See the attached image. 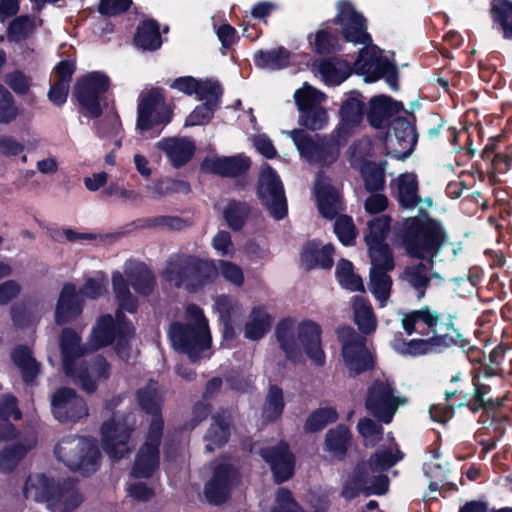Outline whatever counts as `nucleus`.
Listing matches in <instances>:
<instances>
[{"label": "nucleus", "mask_w": 512, "mask_h": 512, "mask_svg": "<svg viewBox=\"0 0 512 512\" xmlns=\"http://www.w3.org/2000/svg\"><path fill=\"white\" fill-rule=\"evenodd\" d=\"M403 241L410 256L428 260L427 263L407 266L402 277L418 292L417 296L421 299L430 280L432 258L443 254V260H453L462 247L460 243L449 242L441 223L430 218L408 219Z\"/></svg>", "instance_id": "f257e3e1"}, {"label": "nucleus", "mask_w": 512, "mask_h": 512, "mask_svg": "<svg viewBox=\"0 0 512 512\" xmlns=\"http://www.w3.org/2000/svg\"><path fill=\"white\" fill-rule=\"evenodd\" d=\"M336 24L340 25L341 33L346 41L366 44L354 63V72L364 76L366 82H374L384 77L389 86L396 90V70L393 63L383 55L375 45H371V37L366 31L365 19L358 14L349 2L337 5Z\"/></svg>", "instance_id": "f03ea898"}, {"label": "nucleus", "mask_w": 512, "mask_h": 512, "mask_svg": "<svg viewBox=\"0 0 512 512\" xmlns=\"http://www.w3.org/2000/svg\"><path fill=\"white\" fill-rule=\"evenodd\" d=\"M400 320L403 329L408 334H432L428 339H412L410 341L395 339L392 347L401 355L423 356L460 343L461 335L453 327V324L441 321L438 313L428 307L401 313Z\"/></svg>", "instance_id": "7ed1b4c3"}, {"label": "nucleus", "mask_w": 512, "mask_h": 512, "mask_svg": "<svg viewBox=\"0 0 512 512\" xmlns=\"http://www.w3.org/2000/svg\"><path fill=\"white\" fill-rule=\"evenodd\" d=\"M364 103L358 95L350 96L341 106V123L335 137L313 140L304 131L286 132L300 155L311 163L328 165L336 161L339 147L355 131L363 118Z\"/></svg>", "instance_id": "20e7f679"}, {"label": "nucleus", "mask_w": 512, "mask_h": 512, "mask_svg": "<svg viewBox=\"0 0 512 512\" xmlns=\"http://www.w3.org/2000/svg\"><path fill=\"white\" fill-rule=\"evenodd\" d=\"M275 338L287 359L300 362L303 353L318 367L326 363L321 326L311 319L284 317L275 327Z\"/></svg>", "instance_id": "39448f33"}, {"label": "nucleus", "mask_w": 512, "mask_h": 512, "mask_svg": "<svg viewBox=\"0 0 512 512\" xmlns=\"http://www.w3.org/2000/svg\"><path fill=\"white\" fill-rule=\"evenodd\" d=\"M111 281L119 308L115 314V320L111 315H105L97 321L91 333L90 345L97 349L117 340V352L121 358L125 359L126 353L122 346L126 343L127 337L133 333L134 328L126 320L123 312L135 313L137 310V300L131 294L128 283L121 272L114 271Z\"/></svg>", "instance_id": "423d86ee"}, {"label": "nucleus", "mask_w": 512, "mask_h": 512, "mask_svg": "<svg viewBox=\"0 0 512 512\" xmlns=\"http://www.w3.org/2000/svg\"><path fill=\"white\" fill-rule=\"evenodd\" d=\"M63 369L75 384L86 392H93L97 385L108 378L109 365L101 356L86 360L85 348L79 335L71 329H64L61 335Z\"/></svg>", "instance_id": "0eeeda50"}, {"label": "nucleus", "mask_w": 512, "mask_h": 512, "mask_svg": "<svg viewBox=\"0 0 512 512\" xmlns=\"http://www.w3.org/2000/svg\"><path fill=\"white\" fill-rule=\"evenodd\" d=\"M137 399L141 408L152 415V420L145 442L137 453L131 474L135 478H148L159 467V445L163 421L158 412L162 397L158 392L156 383L150 382L145 388L138 391Z\"/></svg>", "instance_id": "6e6552de"}, {"label": "nucleus", "mask_w": 512, "mask_h": 512, "mask_svg": "<svg viewBox=\"0 0 512 512\" xmlns=\"http://www.w3.org/2000/svg\"><path fill=\"white\" fill-rule=\"evenodd\" d=\"M402 459L396 444L387 450L379 449L367 464L358 465L346 479L342 494L354 498L360 493L381 495L388 489V479L384 471Z\"/></svg>", "instance_id": "1a4fd4ad"}, {"label": "nucleus", "mask_w": 512, "mask_h": 512, "mask_svg": "<svg viewBox=\"0 0 512 512\" xmlns=\"http://www.w3.org/2000/svg\"><path fill=\"white\" fill-rule=\"evenodd\" d=\"M168 334L174 349L186 354L192 361L205 357L210 348L211 336L207 320L202 310L195 305L187 307L186 322L171 324Z\"/></svg>", "instance_id": "9d476101"}, {"label": "nucleus", "mask_w": 512, "mask_h": 512, "mask_svg": "<svg viewBox=\"0 0 512 512\" xmlns=\"http://www.w3.org/2000/svg\"><path fill=\"white\" fill-rule=\"evenodd\" d=\"M23 493L27 499L47 503L48 509L53 512H71L82 502L75 487L60 489L52 479L41 473L29 475Z\"/></svg>", "instance_id": "9b49d317"}, {"label": "nucleus", "mask_w": 512, "mask_h": 512, "mask_svg": "<svg viewBox=\"0 0 512 512\" xmlns=\"http://www.w3.org/2000/svg\"><path fill=\"white\" fill-rule=\"evenodd\" d=\"M56 458L72 471L94 473L99 466V449L95 440L76 435L63 437L54 449Z\"/></svg>", "instance_id": "f8f14e48"}, {"label": "nucleus", "mask_w": 512, "mask_h": 512, "mask_svg": "<svg viewBox=\"0 0 512 512\" xmlns=\"http://www.w3.org/2000/svg\"><path fill=\"white\" fill-rule=\"evenodd\" d=\"M104 416L108 419L101 428L102 447L111 458L120 459L130 451L129 440L136 421L131 415L113 412L112 404L106 405Z\"/></svg>", "instance_id": "ddd939ff"}, {"label": "nucleus", "mask_w": 512, "mask_h": 512, "mask_svg": "<svg viewBox=\"0 0 512 512\" xmlns=\"http://www.w3.org/2000/svg\"><path fill=\"white\" fill-rule=\"evenodd\" d=\"M109 87V77L100 71L89 72L77 79L73 95L84 116L96 118L101 115Z\"/></svg>", "instance_id": "4468645a"}, {"label": "nucleus", "mask_w": 512, "mask_h": 512, "mask_svg": "<svg viewBox=\"0 0 512 512\" xmlns=\"http://www.w3.org/2000/svg\"><path fill=\"white\" fill-rule=\"evenodd\" d=\"M406 403L407 399L397 393L394 384L387 378L375 379L367 389L366 409L386 424L392 421L397 409Z\"/></svg>", "instance_id": "2eb2a0df"}, {"label": "nucleus", "mask_w": 512, "mask_h": 512, "mask_svg": "<svg viewBox=\"0 0 512 512\" xmlns=\"http://www.w3.org/2000/svg\"><path fill=\"white\" fill-rule=\"evenodd\" d=\"M338 336L342 344V358L351 376H356L373 366V359L366 348L364 337L351 327L339 329Z\"/></svg>", "instance_id": "dca6fc26"}, {"label": "nucleus", "mask_w": 512, "mask_h": 512, "mask_svg": "<svg viewBox=\"0 0 512 512\" xmlns=\"http://www.w3.org/2000/svg\"><path fill=\"white\" fill-rule=\"evenodd\" d=\"M294 99L300 112V124L312 130L323 128L327 122V114L320 104L325 100V95L304 83L295 91Z\"/></svg>", "instance_id": "f3484780"}, {"label": "nucleus", "mask_w": 512, "mask_h": 512, "mask_svg": "<svg viewBox=\"0 0 512 512\" xmlns=\"http://www.w3.org/2000/svg\"><path fill=\"white\" fill-rule=\"evenodd\" d=\"M258 196L271 216L277 220L287 214L283 184L277 173L268 165L262 167L258 182Z\"/></svg>", "instance_id": "a211bd4d"}, {"label": "nucleus", "mask_w": 512, "mask_h": 512, "mask_svg": "<svg viewBox=\"0 0 512 512\" xmlns=\"http://www.w3.org/2000/svg\"><path fill=\"white\" fill-rule=\"evenodd\" d=\"M170 120L171 112L160 91L151 90L142 97L138 105V129L146 131L157 125H165Z\"/></svg>", "instance_id": "6ab92c4d"}, {"label": "nucleus", "mask_w": 512, "mask_h": 512, "mask_svg": "<svg viewBox=\"0 0 512 512\" xmlns=\"http://www.w3.org/2000/svg\"><path fill=\"white\" fill-rule=\"evenodd\" d=\"M416 144V135L411 123L404 118H395L384 139L386 154L397 160L410 156Z\"/></svg>", "instance_id": "aec40b11"}, {"label": "nucleus", "mask_w": 512, "mask_h": 512, "mask_svg": "<svg viewBox=\"0 0 512 512\" xmlns=\"http://www.w3.org/2000/svg\"><path fill=\"white\" fill-rule=\"evenodd\" d=\"M51 409L55 419L62 423L77 422L88 416L84 399L70 388L59 389L52 395Z\"/></svg>", "instance_id": "412c9836"}, {"label": "nucleus", "mask_w": 512, "mask_h": 512, "mask_svg": "<svg viewBox=\"0 0 512 512\" xmlns=\"http://www.w3.org/2000/svg\"><path fill=\"white\" fill-rule=\"evenodd\" d=\"M370 261V290L380 307H384L392 286V280L387 273L394 268L393 257L376 256V261L373 258H370Z\"/></svg>", "instance_id": "4be33fe9"}, {"label": "nucleus", "mask_w": 512, "mask_h": 512, "mask_svg": "<svg viewBox=\"0 0 512 512\" xmlns=\"http://www.w3.org/2000/svg\"><path fill=\"white\" fill-rule=\"evenodd\" d=\"M261 457L270 465L275 481H287L294 472V456L284 442L274 447H264L260 450Z\"/></svg>", "instance_id": "5701e85b"}, {"label": "nucleus", "mask_w": 512, "mask_h": 512, "mask_svg": "<svg viewBox=\"0 0 512 512\" xmlns=\"http://www.w3.org/2000/svg\"><path fill=\"white\" fill-rule=\"evenodd\" d=\"M236 476V470L229 463H217L214 467L213 476L205 487L207 500L214 504L224 502L228 497Z\"/></svg>", "instance_id": "b1692460"}, {"label": "nucleus", "mask_w": 512, "mask_h": 512, "mask_svg": "<svg viewBox=\"0 0 512 512\" xmlns=\"http://www.w3.org/2000/svg\"><path fill=\"white\" fill-rule=\"evenodd\" d=\"M315 196L320 213L326 218L335 217L343 209L339 189L331 184V180L318 174L314 186Z\"/></svg>", "instance_id": "393cba45"}, {"label": "nucleus", "mask_w": 512, "mask_h": 512, "mask_svg": "<svg viewBox=\"0 0 512 512\" xmlns=\"http://www.w3.org/2000/svg\"><path fill=\"white\" fill-rule=\"evenodd\" d=\"M250 167V160L240 154L235 156H211L202 163V169L206 172L223 177H236L245 173Z\"/></svg>", "instance_id": "a878e982"}, {"label": "nucleus", "mask_w": 512, "mask_h": 512, "mask_svg": "<svg viewBox=\"0 0 512 512\" xmlns=\"http://www.w3.org/2000/svg\"><path fill=\"white\" fill-rule=\"evenodd\" d=\"M391 219L382 215L368 222V234L365 242L368 247L369 256L376 261V256H392L388 245L385 243L389 231Z\"/></svg>", "instance_id": "bb28decb"}, {"label": "nucleus", "mask_w": 512, "mask_h": 512, "mask_svg": "<svg viewBox=\"0 0 512 512\" xmlns=\"http://www.w3.org/2000/svg\"><path fill=\"white\" fill-rule=\"evenodd\" d=\"M396 198L401 207L413 210L420 204L418 177L413 172L399 174L393 181Z\"/></svg>", "instance_id": "cd10ccee"}, {"label": "nucleus", "mask_w": 512, "mask_h": 512, "mask_svg": "<svg viewBox=\"0 0 512 512\" xmlns=\"http://www.w3.org/2000/svg\"><path fill=\"white\" fill-rule=\"evenodd\" d=\"M36 444V435L31 432L26 437L19 439L18 442L5 446L0 450V471L10 472L14 470Z\"/></svg>", "instance_id": "c85d7f7f"}, {"label": "nucleus", "mask_w": 512, "mask_h": 512, "mask_svg": "<svg viewBox=\"0 0 512 512\" xmlns=\"http://www.w3.org/2000/svg\"><path fill=\"white\" fill-rule=\"evenodd\" d=\"M82 312V301L77 293L76 286L71 283L64 285L55 312L58 324L66 323Z\"/></svg>", "instance_id": "c756f323"}, {"label": "nucleus", "mask_w": 512, "mask_h": 512, "mask_svg": "<svg viewBox=\"0 0 512 512\" xmlns=\"http://www.w3.org/2000/svg\"><path fill=\"white\" fill-rule=\"evenodd\" d=\"M171 87L187 95L195 94L198 98H208L215 100L217 96H222V89L218 82L212 80L198 81L193 77H180L175 79Z\"/></svg>", "instance_id": "7c9ffc66"}, {"label": "nucleus", "mask_w": 512, "mask_h": 512, "mask_svg": "<svg viewBox=\"0 0 512 512\" xmlns=\"http://www.w3.org/2000/svg\"><path fill=\"white\" fill-rule=\"evenodd\" d=\"M174 167H181L193 156L194 143L188 138H165L157 143Z\"/></svg>", "instance_id": "2f4dec72"}, {"label": "nucleus", "mask_w": 512, "mask_h": 512, "mask_svg": "<svg viewBox=\"0 0 512 512\" xmlns=\"http://www.w3.org/2000/svg\"><path fill=\"white\" fill-rule=\"evenodd\" d=\"M19 419L21 412L17 408L16 399L11 395H4L0 398V442H10L26 437L28 434H18L8 418Z\"/></svg>", "instance_id": "473e14b6"}, {"label": "nucleus", "mask_w": 512, "mask_h": 512, "mask_svg": "<svg viewBox=\"0 0 512 512\" xmlns=\"http://www.w3.org/2000/svg\"><path fill=\"white\" fill-rule=\"evenodd\" d=\"M273 317L264 305H254L244 326V336L249 340H259L270 330Z\"/></svg>", "instance_id": "72a5a7b5"}, {"label": "nucleus", "mask_w": 512, "mask_h": 512, "mask_svg": "<svg viewBox=\"0 0 512 512\" xmlns=\"http://www.w3.org/2000/svg\"><path fill=\"white\" fill-rule=\"evenodd\" d=\"M333 252L331 244L322 245L312 241L303 247L301 260L307 269L315 267L330 269L333 266Z\"/></svg>", "instance_id": "f704fd0d"}, {"label": "nucleus", "mask_w": 512, "mask_h": 512, "mask_svg": "<svg viewBox=\"0 0 512 512\" xmlns=\"http://www.w3.org/2000/svg\"><path fill=\"white\" fill-rule=\"evenodd\" d=\"M314 71L326 85H339L349 77L352 69L348 62L340 59L324 60L314 65Z\"/></svg>", "instance_id": "c9c22d12"}, {"label": "nucleus", "mask_w": 512, "mask_h": 512, "mask_svg": "<svg viewBox=\"0 0 512 512\" xmlns=\"http://www.w3.org/2000/svg\"><path fill=\"white\" fill-rule=\"evenodd\" d=\"M369 105L367 118L370 124L375 128L384 126L388 117L398 112L401 108L400 103L393 101L390 97L385 95L371 98Z\"/></svg>", "instance_id": "e433bc0d"}, {"label": "nucleus", "mask_w": 512, "mask_h": 512, "mask_svg": "<svg viewBox=\"0 0 512 512\" xmlns=\"http://www.w3.org/2000/svg\"><path fill=\"white\" fill-rule=\"evenodd\" d=\"M124 273L130 280L136 292L142 295L150 294L155 286L153 273L142 263L127 262Z\"/></svg>", "instance_id": "4c0bfd02"}, {"label": "nucleus", "mask_w": 512, "mask_h": 512, "mask_svg": "<svg viewBox=\"0 0 512 512\" xmlns=\"http://www.w3.org/2000/svg\"><path fill=\"white\" fill-rule=\"evenodd\" d=\"M190 263V280L188 282V289L190 290H197L212 281L218 273V264L212 260L190 256Z\"/></svg>", "instance_id": "58836bf2"}, {"label": "nucleus", "mask_w": 512, "mask_h": 512, "mask_svg": "<svg viewBox=\"0 0 512 512\" xmlns=\"http://www.w3.org/2000/svg\"><path fill=\"white\" fill-rule=\"evenodd\" d=\"M190 264V256L171 259L163 271L164 280L176 287L185 286L188 289Z\"/></svg>", "instance_id": "ea45409f"}, {"label": "nucleus", "mask_w": 512, "mask_h": 512, "mask_svg": "<svg viewBox=\"0 0 512 512\" xmlns=\"http://www.w3.org/2000/svg\"><path fill=\"white\" fill-rule=\"evenodd\" d=\"M354 320L358 329L364 334L373 333L377 326V320L368 300L363 297L353 298Z\"/></svg>", "instance_id": "a19ab883"}, {"label": "nucleus", "mask_w": 512, "mask_h": 512, "mask_svg": "<svg viewBox=\"0 0 512 512\" xmlns=\"http://www.w3.org/2000/svg\"><path fill=\"white\" fill-rule=\"evenodd\" d=\"M424 473L428 478L431 479L429 488L431 491H437L447 479L448 464L442 462L441 455L437 451H433L430 455V459L424 463Z\"/></svg>", "instance_id": "79ce46f5"}, {"label": "nucleus", "mask_w": 512, "mask_h": 512, "mask_svg": "<svg viewBox=\"0 0 512 512\" xmlns=\"http://www.w3.org/2000/svg\"><path fill=\"white\" fill-rule=\"evenodd\" d=\"M135 43L144 50L158 49L162 41L157 23L153 20L144 21L138 27Z\"/></svg>", "instance_id": "37998d69"}, {"label": "nucleus", "mask_w": 512, "mask_h": 512, "mask_svg": "<svg viewBox=\"0 0 512 512\" xmlns=\"http://www.w3.org/2000/svg\"><path fill=\"white\" fill-rule=\"evenodd\" d=\"M12 359L21 370L25 382H31L39 373V364L32 357L31 351L24 346L14 349Z\"/></svg>", "instance_id": "c03bdc74"}, {"label": "nucleus", "mask_w": 512, "mask_h": 512, "mask_svg": "<svg viewBox=\"0 0 512 512\" xmlns=\"http://www.w3.org/2000/svg\"><path fill=\"white\" fill-rule=\"evenodd\" d=\"M189 185L183 180L164 178L147 186V192L153 199H160L172 193H187Z\"/></svg>", "instance_id": "a18cd8bd"}, {"label": "nucleus", "mask_w": 512, "mask_h": 512, "mask_svg": "<svg viewBox=\"0 0 512 512\" xmlns=\"http://www.w3.org/2000/svg\"><path fill=\"white\" fill-rule=\"evenodd\" d=\"M289 52L280 47L269 51H260L255 56V63L258 67L270 70H277L289 64Z\"/></svg>", "instance_id": "49530a36"}, {"label": "nucleus", "mask_w": 512, "mask_h": 512, "mask_svg": "<svg viewBox=\"0 0 512 512\" xmlns=\"http://www.w3.org/2000/svg\"><path fill=\"white\" fill-rule=\"evenodd\" d=\"M220 97L217 96L215 100L208 98H198L204 101L203 104L197 106L186 118L185 126H200L208 124L213 118L214 112L220 103Z\"/></svg>", "instance_id": "de8ad7c7"}, {"label": "nucleus", "mask_w": 512, "mask_h": 512, "mask_svg": "<svg viewBox=\"0 0 512 512\" xmlns=\"http://www.w3.org/2000/svg\"><path fill=\"white\" fill-rule=\"evenodd\" d=\"M229 436L228 417L214 416L213 423L206 434V450L211 452L215 447H220L226 443Z\"/></svg>", "instance_id": "09e8293b"}, {"label": "nucleus", "mask_w": 512, "mask_h": 512, "mask_svg": "<svg viewBox=\"0 0 512 512\" xmlns=\"http://www.w3.org/2000/svg\"><path fill=\"white\" fill-rule=\"evenodd\" d=\"M350 441V432L343 425L337 426L326 434L325 445L326 450L334 457H340L346 452Z\"/></svg>", "instance_id": "8fccbe9b"}, {"label": "nucleus", "mask_w": 512, "mask_h": 512, "mask_svg": "<svg viewBox=\"0 0 512 512\" xmlns=\"http://www.w3.org/2000/svg\"><path fill=\"white\" fill-rule=\"evenodd\" d=\"M336 277L339 284L350 291L364 289L362 279L353 271V265L347 260H340L336 267Z\"/></svg>", "instance_id": "3c124183"}, {"label": "nucleus", "mask_w": 512, "mask_h": 512, "mask_svg": "<svg viewBox=\"0 0 512 512\" xmlns=\"http://www.w3.org/2000/svg\"><path fill=\"white\" fill-rule=\"evenodd\" d=\"M215 308L219 313L221 321L224 323V337L227 338L230 333L231 317L241 311V305L237 299L222 295L215 299Z\"/></svg>", "instance_id": "603ef678"}, {"label": "nucleus", "mask_w": 512, "mask_h": 512, "mask_svg": "<svg viewBox=\"0 0 512 512\" xmlns=\"http://www.w3.org/2000/svg\"><path fill=\"white\" fill-rule=\"evenodd\" d=\"M338 419V413L335 408L327 406L315 410L307 418L305 423V430L316 432L322 430L325 426L335 422Z\"/></svg>", "instance_id": "864d4df0"}, {"label": "nucleus", "mask_w": 512, "mask_h": 512, "mask_svg": "<svg viewBox=\"0 0 512 512\" xmlns=\"http://www.w3.org/2000/svg\"><path fill=\"white\" fill-rule=\"evenodd\" d=\"M493 17L503 29L506 38H512V3L494 0L492 6Z\"/></svg>", "instance_id": "5fc2aeb1"}, {"label": "nucleus", "mask_w": 512, "mask_h": 512, "mask_svg": "<svg viewBox=\"0 0 512 512\" xmlns=\"http://www.w3.org/2000/svg\"><path fill=\"white\" fill-rule=\"evenodd\" d=\"M284 409L282 390L276 386L269 389L266 403L263 409V417L268 421H273L280 417Z\"/></svg>", "instance_id": "6e6d98bb"}, {"label": "nucleus", "mask_w": 512, "mask_h": 512, "mask_svg": "<svg viewBox=\"0 0 512 512\" xmlns=\"http://www.w3.org/2000/svg\"><path fill=\"white\" fill-rule=\"evenodd\" d=\"M39 23L29 16L15 18L8 28V38L12 41H20L29 36Z\"/></svg>", "instance_id": "4d7b16f0"}, {"label": "nucleus", "mask_w": 512, "mask_h": 512, "mask_svg": "<svg viewBox=\"0 0 512 512\" xmlns=\"http://www.w3.org/2000/svg\"><path fill=\"white\" fill-rule=\"evenodd\" d=\"M108 280L104 273L96 272L93 276L86 278L80 293L88 298L96 299L107 291Z\"/></svg>", "instance_id": "13d9d810"}, {"label": "nucleus", "mask_w": 512, "mask_h": 512, "mask_svg": "<svg viewBox=\"0 0 512 512\" xmlns=\"http://www.w3.org/2000/svg\"><path fill=\"white\" fill-rule=\"evenodd\" d=\"M248 206L244 203L231 201L223 211V215L228 225L232 229H240L248 215Z\"/></svg>", "instance_id": "bf43d9fd"}, {"label": "nucleus", "mask_w": 512, "mask_h": 512, "mask_svg": "<svg viewBox=\"0 0 512 512\" xmlns=\"http://www.w3.org/2000/svg\"><path fill=\"white\" fill-rule=\"evenodd\" d=\"M19 114L12 94L0 83V123H10Z\"/></svg>", "instance_id": "052dcab7"}, {"label": "nucleus", "mask_w": 512, "mask_h": 512, "mask_svg": "<svg viewBox=\"0 0 512 512\" xmlns=\"http://www.w3.org/2000/svg\"><path fill=\"white\" fill-rule=\"evenodd\" d=\"M309 42L318 53H330L339 49L337 40L326 29H320L316 34L309 36Z\"/></svg>", "instance_id": "680f3d73"}, {"label": "nucleus", "mask_w": 512, "mask_h": 512, "mask_svg": "<svg viewBox=\"0 0 512 512\" xmlns=\"http://www.w3.org/2000/svg\"><path fill=\"white\" fill-rule=\"evenodd\" d=\"M334 232L344 245L352 244L357 234L352 218L346 215H340L336 218Z\"/></svg>", "instance_id": "e2e57ef3"}, {"label": "nucleus", "mask_w": 512, "mask_h": 512, "mask_svg": "<svg viewBox=\"0 0 512 512\" xmlns=\"http://www.w3.org/2000/svg\"><path fill=\"white\" fill-rule=\"evenodd\" d=\"M358 432L364 439L366 446H374L382 435V428L370 418H363L357 425Z\"/></svg>", "instance_id": "0e129e2a"}, {"label": "nucleus", "mask_w": 512, "mask_h": 512, "mask_svg": "<svg viewBox=\"0 0 512 512\" xmlns=\"http://www.w3.org/2000/svg\"><path fill=\"white\" fill-rule=\"evenodd\" d=\"M218 272L226 281L237 287L244 283V274L241 267L233 262L219 260Z\"/></svg>", "instance_id": "69168bd1"}, {"label": "nucleus", "mask_w": 512, "mask_h": 512, "mask_svg": "<svg viewBox=\"0 0 512 512\" xmlns=\"http://www.w3.org/2000/svg\"><path fill=\"white\" fill-rule=\"evenodd\" d=\"M270 512H303L286 489H279Z\"/></svg>", "instance_id": "338daca9"}, {"label": "nucleus", "mask_w": 512, "mask_h": 512, "mask_svg": "<svg viewBox=\"0 0 512 512\" xmlns=\"http://www.w3.org/2000/svg\"><path fill=\"white\" fill-rule=\"evenodd\" d=\"M97 132L101 137L117 136L121 131L119 116L111 112L103 120L97 123Z\"/></svg>", "instance_id": "774afa93"}]
</instances>
